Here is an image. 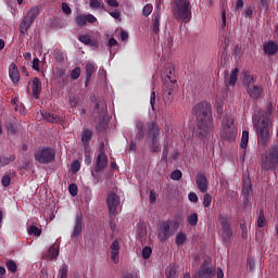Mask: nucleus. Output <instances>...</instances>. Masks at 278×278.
<instances>
[{
	"label": "nucleus",
	"mask_w": 278,
	"mask_h": 278,
	"mask_svg": "<svg viewBox=\"0 0 278 278\" xmlns=\"http://www.w3.org/2000/svg\"><path fill=\"white\" fill-rule=\"evenodd\" d=\"M188 240V237L184 232H178L176 236V244L177 247H184L186 244V241Z\"/></svg>",
	"instance_id": "473e14b6"
},
{
	"label": "nucleus",
	"mask_w": 278,
	"mask_h": 278,
	"mask_svg": "<svg viewBox=\"0 0 278 278\" xmlns=\"http://www.w3.org/2000/svg\"><path fill=\"white\" fill-rule=\"evenodd\" d=\"M110 16H112V18L118 20L121 18V11H118L117 9H115L114 11L109 12Z\"/></svg>",
	"instance_id": "5fc2aeb1"
},
{
	"label": "nucleus",
	"mask_w": 278,
	"mask_h": 278,
	"mask_svg": "<svg viewBox=\"0 0 278 278\" xmlns=\"http://www.w3.org/2000/svg\"><path fill=\"white\" fill-rule=\"evenodd\" d=\"M85 71H86V84H85V86H88V84H90V79H92V75L97 71V65L92 62H87V64L85 66Z\"/></svg>",
	"instance_id": "4be33fe9"
},
{
	"label": "nucleus",
	"mask_w": 278,
	"mask_h": 278,
	"mask_svg": "<svg viewBox=\"0 0 278 278\" xmlns=\"http://www.w3.org/2000/svg\"><path fill=\"white\" fill-rule=\"evenodd\" d=\"M136 127H137V131H138L137 139L142 140V138H144V122L137 121Z\"/></svg>",
	"instance_id": "c85d7f7f"
},
{
	"label": "nucleus",
	"mask_w": 278,
	"mask_h": 278,
	"mask_svg": "<svg viewBox=\"0 0 278 278\" xmlns=\"http://www.w3.org/2000/svg\"><path fill=\"white\" fill-rule=\"evenodd\" d=\"M215 108L217 110V114H223V102L216 101Z\"/></svg>",
	"instance_id": "69168bd1"
},
{
	"label": "nucleus",
	"mask_w": 278,
	"mask_h": 278,
	"mask_svg": "<svg viewBox=\"0 0 278 278\" xmlns=\"http://www.w3.org/2000/svg\"><path fill=\"white\" fill-rule=\"evenodd\" d=\"M105 114H108V105L105 104V101L101 100L96 103V106L93 110V116L96 118L97 129H99V131H103V129L108 127V121H105Z\"/></svg>",
	"instance_id": "39448f33"
},
{
	"label": "nucleus",
	"mask_w": 278,
	"mask_h": 278,
	"mask_svg": "<svg viewBox=\"0 0 278 278\" xmlns=\"http://www.w3.org/2000/svg\"><path fill=\"white\" fill-rule=\"evenodd\" d=\"M215 275L214 269H212L211 267H207V265L204 263L199 271H198V277L200 278H213Z\"/></svg>",
	"instance_id": "aec40b11"
},
{
	"label": "nucleus",
	"mask_w": 278,
	"mask_h": 278,
	"mask_svg": "<svg viewBox=\"0 0 278 278\" xmlns=\"http://www.w3.org/2000/svg\"><path fill=\"white\" fill-rule=\"evenodd\" d=\"M118 46V41H116V39L114 38H110L109 39V47H117Z\"/></svg>",
	"instance_id": "338daca9"
},
{
	"label": "nucleus",
	"mask_w": 278,
	"mask_h": 278,
	"mask_svg": "<svg viewBox=\"0 0 278 278\" xmlns=\"http://www.w3.org/2000/svg\"><path fill=\"white\" fill-rule=\"evenodd\" d=\"M62 11L64 12V14H71L72 12L71 7H68L67 3L62 4Z\"/></svg>",
	"instance_id": "680f3d73"
},
{
	"label": "nucleus",
	"mask_w": 278,
	"mask_h": 278,
	"mask_svg": "<svg viewBox=\"0 0 278 278\" xmlns=\"http://www.w3.org/2000/svg\"><path fill=\"white\" fill-rule=\"evenodd\" d=\"M278 164V144L273 146L269 155L263 153L261 155V168L263 170H273Z\"/></svg>",
	"instance_id": "0eeeda50"
},
{
	"label": "nucleus",
	"mask_w": 278,
	"mask_h": 278,
	"mask_svg": "<svg viewBox=\"0 0 278 278\" xmlns=\"http://www.w3.org/2000/svg\"><path fill=\"white\" fill-rule=\"evenodd\" d=\"M106 203H108L110 216L112 219L117 214L116 210L118 208V205H121V198H118V195H116V193H110L106 199Z\"/></svg>",
	"instance_id": "ddd939ff"
},
{
	"label": "nucleus",
	"mask_w": 278,
	"mask_h": 278,
	"mask_svg": "<svg viewBox=\"0 0 278 278\" xmlns=\"http://www.w3.org/2000/svg\"><path fill=\"white\" fill-rule=\"evenodd\" d=\"M86 21H87V23H91V24L97 23V18L92 14H87L86 15Z\"/></svg>",
	"instance_id": "052dcab7"
},
{
	"label": "nucleus",
	"mask_w": 278,
	"mask_h": 278,
	"mask_svg": "<svg viewBox=\"0 0 278 278\" xmlns=\"http://www.w3.org/2000/svg\"><path fill=\"white\" fill-rule=\"evenodd\" d=\"M195 184L200 190V192H207V178L203 174H198Z\"/></svg>",
	"instance_id": "5701e85b"
},
{
	"label": "nucleus",
	"mask_w": 278,
	"mask_h": 278,
	"mask_svg": "<svg viewBox=\"0 0 278 278\" xmlns=\"http://www.w3.org/2000/svg\"><path fill=\"white\" fill-rule=\"evenodd\" d=\"M253 125L256 127L258 147H267L270 142V118L263 116L260 119H253Z\"/></svg>",
	"instance_id": "f03ea898"
},
{
	"label": "nucleus",
	"mask_w": 278,
	"mask_h": 278,
	"mask_svg": "<svg viewBox=\"0 0 278 278\" xmlns=\"http://www.w3.org/2000/svg\"><path fill=\"white\" fill-rule=\"evenodd\" d=\"M35 160L39 164H50V162L55 160V151L51 148H43L36 152Z\"/></svg>",
	"instance_id": "9b49d317"
},
{
	"label": "nucleus",
	"mask_w": 278,
	"mask_h": 278,
	"mask_svg": "<svg viewBox=\"0 0 278 278\" xmlns=\"http://www.w3.org/2000/svg\"><path fill=\"white\" fill-rule=\"evenodd\" d=\"M12 161H13L12 157L1 156L0 157V168L3 166H8V164H10Z\"/></svg>",
	"instance_id": "09e8293b"
},
{
	"label": "nucleus",
	"mask_w": 278,
	"mask_h": 278,
	"mask_svg": "<svg viewBox=\"0 0 278 278\" xmlns=\"http://www.w3.org/2000/svg\"><path fill=\"white\" fill-rule=\"evenodd\" d=\"M150 104H151L152 110H155V91L151 92Z\"/></svg>",
	"instance_id": "bf43d9fd"
},
{
	"label": "nucleus",
	"mask_w": 278,
	"mask_h": 278,
	"mask_svg": "<svg viewBox=\"0 0 278 278\" xmlns=\"http://www.w3.org/2000/svg\"><path fill=\"white\" fill-rule=\"evenodd\" d=\"M182 174L181 170L176 169L170 174V179H173L174 181H179V179H181Z\"/></svg>",
	"instance_id": "37998d69"
},
{
	"label": "nucleus",
	"mask_w": 278,
	"mask_h": 278,
	"mask_svg": "<svg viewBox=\"0 0 278 278\" xmlns=\"http://www.w3.org/2000/svg\"><path fill=\"white\" fill-rule=\"evenodd\" d=\"M179 229V223L175 220H167L161 223L159 230H157V238L160 242H166L175 231Z\"/></svg>",
	"instance_id": "423d86ee"
},
{
	"label": "nucleus",
	"mask_w": 278,
	"mask_h": 278,
	"mask_svg": "<svg viewBox=\"0 0 278 278\" xmlns=\"http://www.w3.org/2000/svg\"><path fill=\"white\" fill-rule=\"evenodd\" d=\"M79 233H81V216L77 215L72 236H73V238H77V236H79Z\"/></svg>",
	"instance_id": "bb28decb"
},
{
	"label": "nucleus",
	"mask_w": 278,
	"mask_h": 278,
	"mask_svg": "<svg viewBox=\"0 0 278 278\" xmlns=\"http://www.w3.org/2000/svg\"><path fill=\"white\" fill-rule=\"evenodd\" d=\"M152 253H153V250L150 247L143 248V250H142L143 260H149V257H151Z\"/></svg>",
	"instance_id": "a19ab883"
},
{
	"label": "nucleus",
	"mask_w": 278,
	"mask_h": 278,
	"mask_svg": "<svg viewBox=\"0 0 278 278\" xmlns=\"http://www.w3.org/2000/svg\"><path fill=\"white\" fill-rule=\"evenodd\" d=\"M92 140V131L90 129H84L81 135V142L85 147H88V143Z\"/></svg>",
	"instance_id": "cd10ccee"
},
{
	"label": "nucleus",
	"mask_w": 278,
	"mask_h": 278,
	"mask_svg": "<svg viewBox=\"0 0 278 278\" xmlns=\"http://www.w3.org/2000/svg\"><path fill=\"white\" fill-rule=\"evenodd\" d=\"M263 51L266 55H275L278 51V45L275 41H267L263 45Z\"/></svg>",
	"instance_id": "6ab92c4d"
},
{
	"label": "nucleus",
	"mask_w": 278,
	"mask_h": 278,
	"mask_svg": "<svg viewBox=\"0 0 278 278\" xmlns=\"http://www.w3.org/2000/svg\"><path fill=\"white\" fill-rule=\"evenodd\" d=\"M121 253V244L118 240H114L111 244V260L113 264H118L121 257L118 256Z\"/></svg>",
	"instance_id": "f3484780"
},
{
	"label": "nucleus",
	"mask_w": 278,
	"mask_h": 278,
	"mask_svg": "<svg viewBox=\"0 0 278 278\" xmlns=\"http://www.w3.org/2000/svg\"><path fill=\"white\" fill-rule=\"evenodd\" d=\"M240 229L242 231V238H247V236H248L247 224H241Z\"/></svg>",
	"instance_id": "e2e57ef3"
},
{
	"label": "nucleus",
	"mask_w": 278,
	"mask_h": 278,
	"mask_svg": "<svg viewBox=\"0 0 278 278\" xmlns=\"http://www.w3.org/2000/svg\"><path fill=\"white\" fill-rule=\"evenodd\" d=\"M31 91L35 99L40 97V92H42V83L40 81V78L36 77L33 79Z\"/></svg>",
	"instance_id": "b1692460"
},
{
	"label": "nucleus",
	"mask_w": 278,
	"mask_h": 278,
	"mask_svg": "<svg viewBox=\"0 0 278 278\" xmlns=\"http://www.w3.org/2000/svg\"><path fill=\"white\" fill-rule=\"evenodd\" d=\"M161 18H162V15L160 14V12H156V15L154 17L153 28H152L153 34H157L160 31V21H161Z\"/></svg>",
	"instance_id": "f704fd0d"
},
{
	"label": "nucleus",
	"mask_w": 278,
	"mask_h": 278,
	"mask_svg": "<svg viewBox=\"0 0 278 278\" xmlns=\"http://www.w3.org/2000/svg\"><path fill=\"white\" fill-rule=\"evenodd\" d=\"M204 207H210L212 205V195L210 193H205L203 198Z\"/></svg>",
	"instance_id": "a18cd8bd"
},
{
	"label": "nucleus",
	"mask_w": 278,
	"mask_h": 278,
	"mask_svg": "<svg viewBox=\"0 0 278 278\" xmlns=\"http://www.w3.org/2000/svg\"><path fill=\"white\" fill-rule=\"evenodd\" d=\"M109 8H118L119 3L117 0H105Z\"/></svg>",
	"instance_id": "864d4df0"
},
{
	"label": "nucleus",
	"mask_w": 278,
	"mask_h": 278,
	"mask_svg": "<svg viewBox=\"0 0 278 278\" xmlns=\"http://www.w3.org/2000/svg\"><path fill=\"white\" fill-rule=\"evenodd\" d=\"M38 14H40V8L33 7L28 10L26 16L23 18L21 25H20V31L21 34H25L29 30V27L34 24V21L38 18Z\"/></svg>",
	"instance_id": "9d476101"
},
{
	"label": "nucleus",
	"mask_w": 278,
	"mask_h": 278,
	"mask_svg": "<svg viewBox=\"0 0 278 278\" xmlns=\"http://www.w3.org/2000/svg\"><path fill=\"white\" fill-rule=\"evenodd\" d=\"M79 168H81V164L79 163V161H74L71 165L72 173H79Z\"/></svg>",
	"instance_id": "49530a36"
},
{
	"label": "nucleus",
	"mask_w": 278,
	"mask_h": 278,
	"mask_svg": "<svg viewBox=\"0 0 278 278\" xmlns=\"http://www.w3.org/2000/svg\"><path fill=\"white\" fill-rule=\"evenodd\" d=\"M193 112L198 119L197 136L201 140L212 136V104L201 102L193 108Z\"/></svg>",
	"instance_id": "f257e3e1"
},
{
	"label": "nucleus",
	"mask_w": 278,
	"mask_h": 278,
	"mask_svg": "<svg viewBox=\"0 0 278 278\" xmlns=\"http://www.w3.org/2000/svg\"><path fill=\"white\" fill-rule=\"evenodd\" d=\"M178 270H179V267H177L175 265H170L166 269V277L167 278H177Z\"/></svg>",
	"instance_id": "7c9ffc66"
},
{
	"label": "nucleus",
	"mask_w": 278,
	"mask_h": 278,
	"mask_svg": "<svg viewBox=\"0 0 278 278\" xmlns=\"http://www.w3.org/2000/svg\"><path fill=\"white\" fill-rule=\"evenodd\" d=\"M33 68L35 71H40V60L38 58L33 60Z\"/></svg>",
	"instance_id": "13d9d810"
},
{
	"label": "nucleus",
	"mask_w": 278,
	"mask_h": 278,
	"mask_svg": "<svg viewBox=\"0 0 278 278\" xmlns=\"http://www.w3.org/2000/svg\"><path fill=\"white\" fill-rule=\"evenodd\" d=\"M153 12V4H146L142 9L143 16H149Z\"/></svg>",
	"instance_id": "c03bdc74"
},
{
	"label": "nucleus",
	"mask_w": 278,
	"mask_h": 278,
	"mask_svg": "<svg viewBox=\"0 0 278 278\" xmlns=\"http://www.w3.org/2000/svg\"><path fill=\"white\" fill-rule=\"evenodd\" d=\"M68 191H70V194H72L73 197H77L78 188L75 184H71L68 186Z\"/></svg>",
	"instance_id": "3c124183"
},
{
	"label": "nucleus",
	"mask_w": 278,
	"mask_h": 278,
	"mask_svg": "<svg viewBox=\"0 0 278 278\" xmlns=\"http://www.w3.org/2000/svg\"><path fill=\"white\" fill-rule=\"evenodd\" d=\"M9 76L13 84H18L21 79V74L18 73V67L16 66V64L12 63L9 66Z\"/></svg>",
	"instance_id": "412c9836"
},
{
	"label": "nucleus",
	"mask_w": 278,
	"mask_h": 278,
	"mask_svg": "<svg viewBox=\"0 0 278 278\" xmlns=\"http://www.w3.org/2000/svg\"><path fill=\"white\" fill-rule=\"evenodd\" d=\"M188 199L191 201V203H197V201H199V197L194 192H190Z\"/></svg>",
	"instance_id": "6e6d98bb"
},
{
	"label": "nucleus",
	"mask_w": 278,
	"mask_h": 278,
	"mask_svg": "<svg viewBox=\"0 0 278 278\" xmlns=\"http://www.w3.org/2000/svg\"><path fill=\"white\" fill-rule=\"evenodd\" d=\"M175 70L173 67H166L163 72L164 83H163V99L167 103L173 101L175 93L177 92V79L173 77Z\"/></svg>",
	"instance_id": "7ed1b4c3"
},
{
	"label": "nucleus",
	"mask_w": 278,
	"mask_h": 278,
	"mask_svg": "<svg viewBox=\"0 0 278 278\" xmlns=\"http://www.w3.org/2000/svg\"><path fill=\"white\" fill-rule=\"evenodd\" d=\"M155 199H156V195H155V191H150V203H155Z\"/></svg>",
	"instance_id": "774afa93"
},
{
	"label": "nucleus",
	"mask_w": 278,
	"mask_h": 278,
	"mask_svg": "<svg viewBox=\"0 0 278 278\" xmlns=\"http://www.w3.org/2000/svg\"><path fill=\"white\" fill-rule=\"evenodd\" d=\"M68 101L71 108H77L79 105V97L77 96H70Z\"/></svg>",
	"instance_id": "58836bf2"
},
{
	"label": "nucleus",
	"mask_w": 278,
	"mask_h": 278,
	"mask_svg": "<svg viewBox=\"0 0 278 278\" xmlns=\"http://www.w3.org/2000/svg\"><path fill=\"white\" fill-rule=\"evenodd\" d=\"M28 233H29V236H40V233H42V230H40V228H38L36 226H30L28 228Z\"/></svg>",
	"instance_id": "ea45409f"
},
{
	"label": "nucleus",
	"mask_w": 278,
	"mask_h": 278,
	"mask_svg": "<svg viewBox=\"0 0 278 278\" xmlns=\"http://www.w3.org/2000/svg\"><path fill=\"white\" fill-rule=\"evenodd\" d=\"M60 278H67L68 275V266L64 265L61 269H60Z\"/></svg>",
	"instance_id": "603ef678"
},
{
	"label": "nucleus",
	"mask_w": 278,
	"mask_h": 278,
	"mask_svg": "<svg viewBox=\"0 0 278 278\" xmlns=\"http://www.w3.org/2000/svg\"><path fill=\"white\" fill-rule=\"evenodd\" d=\"M243 84L247 86V92L251 99H260L264 94V89L261 86L255 85V79L251 75H245Z\"/></svg>",
	"instance_id": "1a4fd4ad"
},
{
	"label": "nucleus",
	"mask_w": 278,
	"mask_h": 278,
	"mask_svg": "<svg viewBox=\"0 0 278 278\" xmlns=\"http://www.w3.org/2000/svg\"><path fill=\"white\" fill-rule=\"evenodd\" d=\"M42 119L47 121V123H60L62 121L60 116L51 113H41Z\"/></svg>",
	"instance_id": "a878e982"
},
{
	"label": "nucleus",
	"mask_w": 278,
	"mask_h": 278,
	"mask_svg": "<svg viewBox=\"0 0 278 278\" xmlns=\"http://www.w3.org/2000/svg\"><path fill=\"white\" fill-rule=\"evenodd\" d=\"M7 268H8V270H10V273H16V270H17L16 263L14 261H8Z\"/></svg>",
	"instance_id": "79ce46f5"
},
{
	"label": "nucleus",
	"mask_w": 278,
	"mask_h": 278,
	"mask_svg": "<svg viewBox=\"0 0 278 278\" xmlns=\"http://www.w3.org/2000/svg\"><path fill=\"white\" fill-rule=\"evenodd\" d=\"M219 224L222 225L220 236L224 240H229L233 232L231 231V227L229 226V217L225 215H219Z\"/></svg>",
	"instance_id": "4468645a"
},
{
	"label": "nucleus",
	"mask_w": 278,
	"mask_h": 278,
	"mask_svg": "<svg viewBox=\"0 0 278 278\" xmlns=\"http://www.w3.org/2000/svg\"><path fill=\"white\" fill-rule=\"evenodd\" d=\"M81 75V68L76 67L71 72L72 79H79V76Z\"/></svg>",
	"instance_id": "de8ad7c7"
},
{
	"label": "nucleus",
	"mask_w": 278,
	"mask_h": 278,
	"mask_svg": "<svg viewBox=\"0 0 278 278\" xmlns=\"http://www.w3.org/2000/svg\"><path fill=\"white\" fill-rule=\"evenodd\" d=\"M58 255H60V245H51L48 250L49 260H58Z\"/></svg>",
	"instance_id": "393cba45"
},
{
	"label": "nucleus",
	"mask_w": 278,
	"mask_h": 278,
	"mask_svg": "<svg viewBox=\"0 0 278 278\" xmlns=\"http://www.w3.org/2000/svg\"><path fill=\"white\" fill-rule=\"evenodd\" d=\"M79 41L83 42V45H87L88 47H97V42H94L88 35L80 36Z\"/></svg>",
	"instance_id": "c756f323"
},
{
	"label": "nucleus",
	"mask_w": 278,
	"mask_h": 278,
	"mask_svg": "<svg viewBox=\"0 0 278 278\" xmlns=\"http://www.w3.org/2000/svg\"><path fill=\"white\" fill-rule=\"evenodd\" d=\"M247 267L253 270V268H255V261L253 258L248 260Z\"/></svg>",
	"instance_id": "0e129e2a"
},
{
	"label": "nucleus",
	"mask_w": 278,
	"mask_h": 278,
	"mask_svg": "<svg viewBox=\"0 0 278 278\" xmlns=\"http://www.w3.org/2000/svg\"><path fill=\"white\" fill-rule=\"evenodd\" d=\"M187 220L189 225H191V227H197V224L199 223V215L197 213H193L188 216Z\"/></svg>",
	"instance_id": "e433bc0d"
},
{
	"label": "nucleus",
	"mask_w": 278,
	"mask_h": 278,
	"mask_svg": "<svg viewBox=\"0 0 278 278\" xmlns=\"http://www.w3.org/2000/svg\"><path fill=\"white\" fill-rule=\"evenodd\" d=\"M137 236H138V238H140V240H142V238H144L147 236V228L138 227Z\"/></svg>",
	"instance_id": "8fccbe9b"
},
{
	"label": "nucleus",
	"mask_w": 278,
	"mask_h": 278,
	"mask_svg": "<svg viewBox=\"0 0 278 278\" xmlns=\"http://www.w3.org/2000/svg\"><path fill=\"white\" fill-rule=\"evenodd\" d=\"M1 181H2V186H4V188H8L11 181L10 176L9 175L3 176Z\"/></svg>",
	"instance_id": "4d7b16f0"
},
{
	"label": "nucleus",
	"mask_w": 278,
	"mask_h": 278,
	"mask_svg": "<svg viewBox=\"0 0 278 278\" xmlns=\"http://www.w3.org/2000/svg\"><path fill=\"white\" fill-rule=\"evenodd\" d=\"M256 225L260 229L266 227V217L264 216V210L260 211Z\"/></svg>",
	"instance_id": "2f4dec72"
},
{
	"label": "nucleus",
	"mask_w": 278,
	"mask_h": 278,
	"mask_svg": "<svg viewBox=\"0 0 278 278\" xmlns=\"http://www.w3.org/2000/svg\"><path fill=\"white\" fill-rule=\"evenodd\" d=\"M243 197H244V205H249L251 203V199H253V190L251 189V179L243 178Z\"/></svg>",
	"instance_id": "2eb2a0df"
},
{
	"label": "nucleus",
	"mask_w": 278,
	"mask_h": 278,
	"mask_svg": "<svg viewBox=\"0 0 278 278\" xmlns=\"http://www.w3.org/2000/svg\"><path fill=\"white\" fill-rule=\"evenodd\" d=\"M238 73H239V70L235 68L231 71L229 75L225 76L226 88H229V86L233 88V86H236V81H238Z\"/></svg>",
	"instance_id": "a211bd4d"
},
{
	"label": "nucleus",
	"mask_w": 278,
	"mask_h": 278,
	"mask_svg": "<svg viewBox=\"0 0 278 278\" xmlns=\"http://www.w3.org/2000/svg\"><path fill=\"white\" fill-rule=\"evenodd\" d=\"M236 135V125L231 117H226L222 122V138H232Z\"/></svg>",
	"instance_id": "f8f14e48"
},
{
	"label": "nucleus",
	"mask_w": 278,
	"mask_h": 278,
	"mask_svg": "<svg viewBox=\"0 0 278 278\" xmlns=\"http://www.w3.org/2000/svg\"><path fill=\"white\" fill-rule=\"evenodd\" d=\"M89 8H91V10H99L100 8H103V1H101V0H90L89 1Z\"/></svg>",
	"instance_id": "4c0bfd02"
},
{
	"label": "nucleus",
	"mask_w": 278,
	"mask_h": 278,
	"mask_svg": "<svg viewBox=\"0 0 278 278\" xmlns=\"http://www.w3.org/2000/svg\"><path fill=\"white\" fill-rule=\"evenodd\" d=\"M248 144H249V131L243 130L240 147L241 149H247Z\"/></svg>",
	"instance_id": "c9c22d12"
},
{
	"label": "nucleus",
	"mask_w": 278,
	"mask_h": 278,
	"mask_svg": "<svg viewBox=\"0 0 278 278\" xmlns=\"http://www.w3.org/2000/svg\"><path fill=\"white\" fill-rule=\"evenodd\" d=\"M173 14L176 21H181V23H190V20L192 18L190 0H175Z\"/></svg>",
	"instance_id": "20e7f679"
},
{
	"label": "nucleus",
	"mask_w": 278,
	"mask_h": 278,
	"mask_svg": "<svg viewBox=\"0 0 278 278\" xmlns=\"http://www.w3.org/2000/svg\"><path fill=\"white\" fill-rule=\"evenodd\" d=\"M106 166H108V155H105V152L101 150L96 161L94 170L96 173H101V170H103V168H105Z\"/></svg>",
	"instance_id": "dca6fc26"
},
{
	"label": "nucleus",
	"mask_w": 278,
	"mask_h": 278,
	"mask_svg": "<svg viewBox=\"0 0 278 278\" xmlns=\"http://www.w3.org/2000/svg\"><path fill=\"white\" fill-rule=\"evenodd\" d=\"M157 138H160V126H157V123L155 122L148 123L147 140L153 153H157V151H160V143L157 142Z\"/></svg>",
	"instance_id": "6e6552de"
},
{
	"label": "nucleus",
	"mask_w": 278,
	"mask_h": 278,
	"mask_svg": "<svg viewBox=\"0 0 278 278\" xmlns=\"http://www.w3.org/2000/svg\"><path fill=\"white\" fill-rule=\"evenodd\" d=\"M75 23L78 27H84L87 25L86 14H77L75 17Z\"/></svg>",
	"instance_id": "72a5a7b5"
}]
</instances>
